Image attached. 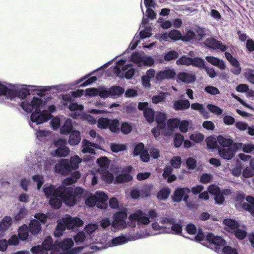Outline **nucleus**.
Segmentation results:
<instances>
[{
    "mask_svg": "<svg viewBox=\"0 0 254 254\" xmlns=\"http://www.w3.org/2000/svg\"><path fill=\"white\" fill-rule=\"evenodd\" d=\"M191 65L196 66L200 69H203L205 67L204 61L200 58H194L192 59V64Z\"/></svg>",
    "mask_w": 254,
    "mask_h": 254,
    "instance_id": "46",
    "label": "nucleus"
},
{
    "mask_svg": "<svg viewBox=\"0 0 254 254\" xmlns=\"http://www.w3.org/2000/svg\"><path fill=\"white\" fill-rule=\"evenodd\" d=\"M109 128L112 132H116L119 129V122L117 120H110Z\"/></svg>",
    "mask_w": 254,
    "mask_h": 254,
    "instance_id": "60",
    "label": "nucleus"
},
{
    "mask_svg": "<svg viewBox=\"0 0 254 254\" xmlns=\"http://www.w3.org/2000/svg\"><path fill=\"white\" fill-rule=\"evenodd\" d=\"M190 192V190L187 188L177 189L174 192V201L180 202L183 199L184 201L187 202L189 197V193Z\"/></svg>",
    "mask_w": 254,
    "mask_h": 254,
    "instance_id": "18",
    "label": "nucleus"
},
{
    "mask_svg": "<svg viewBox=\"0 0 254 254\" xmlns=\"http://www.w3.org/2000/svg\"><path fill=\"white\" fill-rule=\"evenodd\" d=\"M207 108L210 112L216 115H220L222 113V110L215 105L208 104Z\"/></svg>",
    "mask_w": 254,
    "mask_h": 254,
    "instance_id": "52",
    "label": "nucleus"
},
{
    "mask_svg": "<svg viewBox=\"0 0 254 254\" xmlns=\"http://www.w3.org/2000/svg\"><path fill=\"white\" fill-rule=\"evenodd\" d=\"M110 90L111 97L114 98L119 97L125 92L124 88L118 86H113Z\"/></svg>",
    "mask_w": 254,
    "mask_h": 254,
    "instance_id": "38",
    "label": "nucleus"
},
{
    "mask_svg": "<svg viewBox=\"0 0 254 254\" xmlns=\"http://www.w3.org/2000/svg\"><path fill=\"white\" fill-rule=\"evenodd\" d=\"M204 44L209 48L213 49H219L224 52L227 49L226 46L223 45L222 43L216 40L213 38H208Z\"/></svg>",
    "mask_w": 254,
    "mask_h": 254,
    "instance_id": "21",
    "label": "nucleus"
},
{
    "mask_svg": "<svg viewBox=\"0 0 254 254\" xmlns=\"http://www.w3.org/2000/svg\"><path fill=\"white\" fill-rule=\"evenodd\" d=\"M47 105V100L45 98L41 97L34 96L30 101H23L20 104V107L27 113L34 112H41V109Z\"/></svg>",
    "mask_w": 254,
    "mask_h": 254,
    "instance_id": "9",
    "label": "nucleus"
},
{
    "mask_svg": "<svg viewBox=\"0 0 254 254\" xmlns=\"http://www.w3.org/2000/svg\"><path fill=\"white\" fill-rule=\"evenodd\" d=\"M54 244H52V239L50 236L47 237L43 243L42 249L46 251L51 250V253L52 254H56V251L57 249H53V246Z\"/></svg>",
    "mask_w": 254,
    "mask_h": 254,
    "instance_id": "32",
    "label": "nucleus"
},
{
    "mask_svg": "<svg viewBox=\"0 0 254 254\" xmlns=\"http://www.w3.org/2000/svg\"><path fill=\"white\" fill-rule=\"evenodd\" d=\"M220 145L224 147H229L233 144V140L231 138L225 137L222 135H219L217 139Z\"/></svg>",
    "mask_w": 254,
    "mask_h": 254,
    "instance_id": "39",
    "label": "nucleus"
},
{
    "mask_svg": "<svg viewBox=\"0 0 254 254\" xmlns=\"http://www.w3.org/2000/svg\"><path fill=\"white\" fill-rule=\"evenodd\" d=\"M97 163L101 168L105 169L108 168L110 161L107 157H102L97 159Z\"/></svg>",
    "mask_w": 254,
    "mask_h": 254,
    "instance_id": "47",
    "label": "nucleus"
},
{
    "mask_svg": "<svg viewBox=\"0 0 254 254\" xmlns=\"http://www.w3.org/2000/svg\"><path fill=\"white\" fill-rule=\"evenodd\" d=\"M127 60V58H124L118 61L117 62L116 65L114 68L110 69L108 75L122 77L125 74L127 79L131 78L134 74V69L133 68L128 69L130 65L125 64Z\"/></svg>",
    "mask_w": 254,
    "mask_h": 254,
    "instance_id": "5",
    "label": "nucleus"
},
{
    "mask_svg": "<svg viewBox=\"0 0 254 254\" xmlns=\"http://www.w3.org/2000/svg\"><path fill=\"white\" fill-rule=\"evenodd\" d=\"M127 218L126 212L121 211L114 214L113 221L111 223L112 226L116 229L121 230L125 229L127 226L126 220ZM129 221L128 223H129ZM127 225L129 226L128 224Z\"/></svg>",
    "mask_w": 254,
    "mask_h": 254,
    "instance_id": "16",
    "label": "nucleus"
},
{
    "mask_svg": "<svg viewBox=\"0 0 254 254\" xmlns=\"http://www.w3.org/2000/svg\"><path fill=\"white\" fill-rule=\"evenodd\" d=\"M130 60L138 66H152L154 63L153 58L147 56L144 53H134L132 55Z\"/></svg>",
    "mask_w": 254,
    "mask_h": 254,
    "instance_id": "15",
    "label": "nucleus"
},
{
    "mask_svg": "<svg viewBox=\"0 0 254 254\" xmlns=\"http://www.w3.org/2000/svg\"><path fill=\"white\" fill-rule=\"evenodd\" d=\"M186 33L184 36H182V40L186 41H190L193 38H195L196 34L191 30L186 28Z\"/></svg>",
    "mask_w": 254,
    "mask_h": 254,
    "instance_id": "51",
    "label": "nucleus"
},
{
    "mask_svg": "<svg viewBox=\"0 0 254 254\" xmlns=\"http://www.w3.org/2000/svg\"><path fill=\"white\" fill-rule=\"evenodd\" d=\"M178 79L185 83H191L196 80L195 75L190 72H181L177 75Z\"/></svg>",
    "mask_w": 254,
    "mask_h": 254,
    "instance_id": "20",
    "label": "nucleus"
},
{
    "mask_svg": "<svg viewBox=\"0 0 254 254\" xmlns=\"http://www.w3.org/2000/svg\"><path fill=\"white\" fill-rule=\"evenodd\" d=\"M224 229L230 233H233L240 226L238 223L235 220L231 219H225L223 221Z\"/></svg>",
    "mask_w": 254,
    "mask_h": 254,
    "instance_id": "24",
    "label": "nucleus"
},
{
    "mask_svg": "<svg viewBox=\"0 0 254 254\" xmlns=\"http://www.w3.org/2000/svg\"><path fill=\"white\" fill-rule=\"evenodd\" d=\"M82 159L77 155L71 157L70 160L63 159L55 166V171L62 175H66L71 170L77 169Z\"/></svg>",
    "mask_w": 254,
    "mask_h": 254,
    "instance_id": "6",
    "label": "nucleus"
},
{
    "mask_svg": "<svg viewBox=\"0 0 254 254\" xmlns=\"http://www.w3.org/2000/svg\"><path fill=\"white\" fill-rule=\"evenodd\" d=\"M240 227L241 226H239L233 233L237 238L239 239H244L247 236L246 229L245 228H243V229H241Z\"/></svg>",
    "mask_w": 254,
    "mask_h": 254,
    "instance_id": "48",
    "label": "nucleus"
},
{
    "mask_svg": "<svg viewBox=\"0 0 254 254\" xmlns=\"http://www.w3.org/2000/svg\"><path fill=\"white\" fill-rule=\"evenodd\" d=\"M204 91L208 94L213 95H218L220 93L219 89L213 86H207L205 87Z\"/></svg>",
    "mask_w": 254,
    "mask_h": 254,
    "instance_id": "59",
    "label": "nucleus"
},
{
    "mask_svg": "<svg viewBox=\"0 0 254 254\" xmlns=\"http://www.w3.org/2000/svg\"><path fill=\"white\" fill-rule=\"evenodd\" d=\"M81 140L80 133L76 130H73L69 135L68 143L70 145H76Z\"/></svg>",
    "mask_w": 254,
    "mask_h": 254,
    "instance_id": "28",
    "label": "nucleus"
},
{
    "mask_svg": "<svg viewBox=\"0 0 254 254\" xmlns=\"http://www.w3.org/2000/svg\"><path fill=\"white\" fill-rule=\"evenodd\" d=\"M205 59L208 63L221 69H225L226 68L225 63L222 60L213 56H207Z\"/></svg>",
    "mask_w": 254,
    "mask_h": 254,
    "instance_id": "25",
    "label": "nucleus"
},
{
    "mask_svg": "<svg viewBox=\"0 0 254 254\" xmlns=\"http://www.w3.org/2000/svg\"><path fill=\"white\" fill-rule=\"evenodd\" d=\"M12 224V219L10 217H4L0 222V231H6L11 226Z\"/></svg>",
    "mask_w": 254,
    "mask_h": 254,
    "instance_id": "30",
    "label": "nucleus"
},
{
    "mask_svg": "<svg viewBox=\"0 0 254 254\" xmlns=\"http://www.w3.org/2000/svg\"><path fill=\"white\" fill-rule=\"evenodd\" d=\"M73 245L72 239L66 238L61 242H56L53 249H57L56 254H76L82 251L83 248L81 247L72 248Z\"/></svg>",
    "mask_w": 254,
    "mask_h": 254,
    "instance_id": "7",
    "label": "nucleus"
},
{
    "mask_svg": "<svg viewBox=\"0 0 254 254\" xmlns=\"http://www.w3.org/2000/svg\"><path fill=\"white\" fill-rule=\"evenodd\" d=\"M170 225V219L167 217H161L159 222L152 224V228L155 231H158L159 234L167 233L170 231L168 225Z\"/></svg>",
    "mask_w": 254,
    "mask_h": 254,
    "instance_id": "17",
    "label": "nucleus"
},
{
    "mask_svg": "<svg viewBox=\"0 0 254 254\" xmlns=\"http://www.w3.org/2000/svg\"><path fill=\"white\" fill-rule=\"evenodd\" d=\"M108 199V196L104 192L98 191L94 195L89 196L85 200V203L90 207L96 205L99 208L105 209L108 206L107 203Z\"/></svg>",
    "mask_w": 254,
    "mask_h": 254,
    "instance_id": "11",
    "label": "nucleus"
},
{
    "mask_svg": "<svg viewBox=\"0 0 254 254\" xmlns=\"http://www.w3.org/2000/svg\"><path fill=\"white\" fill-rule=\"evenodd\" d=\"M170 39L173 41H178L182 39V34L177 30H171L169 33Z\"/></svg>",
    "mask_w": 254,
    "mask_h": 254,
    "instance_id": "50",
    "label": "nucleus"
},
{
    "mask_svg": "<svg viewBox=\"0 0 254 254\" xmlns=\"http://www.w3.org/2000/svg\"><path fill=\"white\" fill-rule=\"evenodd\" d=\"M131 167H126L124 170V173L118 175L115 179V182L117 183H124L131 180L132 177L128 173L131 171Z\"/></svg>",
    "mask_w": 254,
    "mask_h": 254,
    "instance_id": "22",
    "label": "nucleus"
},
{
    "mask_svg": "<svg viewBox=\"0 0 254 254\" xmlns=\"http://www.w3.org/2000/svg\"><path fill=\"white\" fill-rule=\"evenodd\" d=\"M110 148L113 152L117 153L125 150L127 147L126 146L123 144L111 143L110 144Z\"/></svg>",
    "mask_w": 254,
    "mask_h": 254,
    "instance_id": "44",
    "label": "nucleus"
},
{
    "mask_svg": "<svg viewBox=\"0 0 254 254\" xmlns=\"http://www.w3.org/2000/svg\"><path fill=\"white\" fill-rule=\"evenodd\" d=\"M154 111L151 108L145 109L144 116L149 123H152L154 120Z\"/></svg>",
    "mask_w": 254,
    "mask_h": 254,
    "instance_id": "42",
    "label": "nucleus"
},
{
    "mask_svg": "<svg viewBox=\"0 0 254 254\" xmlns=\"http://www.w3.org/2000/svg\"><path fill=\"white\" fill-rule=\"evenodd\" d=\"M56 111V107L54 105L48 106L47 109H44L41 112H33L30 116L29 125L33 127V123L36 125H40L48 122L53 117L52 113Z\"/></svg>",
    "mask_w": 254,
    "mask_h": 254,
    "instance_id": "8",
    "label": "nucleus"
},
{
    "mask_svg": "<svg viewBox=\"0 0 254 254\" xmlns=\"http://www.w3.org/2000/svg\"><path fill=\"white\" fill-rule=\"evenodd\" d=\"M99 89L95 88H88L84 90V93L86 96L94 97L98 95Z\"/></svg>",
    "mask_w": 254,
    "mask_h": 254,
    "instance_id": "57",
    "label": "nucleus"
},
{
    "mask_svg": "<svg viewBox=\"0 0 254 254\" xmlns=\"http://www.w3.org/2000/svg\"><path fill=\"white\" fill-rule=\"evenodd\" d=\"M66 141L65 139H58L54 141V145L57 148L51 152L53 156L66 157L70 152L69 148L66 146Z\"/></svg>",
    "mask_w": 254,
    "mask_h": 254,
    "instance_id": "13",
    "label": "nucleus"
},
{
    "mask_svg": "<svg viewBox=\"0 0 254 254\" xmlns=\"http://www.w3.org/2000/svg\"><path fill=\"white\" fill-rule=\"evenodd\" d=\"M218 152L222 158L227 160L231 159L235 154V152L230 147L228 148H220L219 149Z\"/></svg>",
    "mask_w": 254,
    "mask_h": 254,
    "instance_id": "27",
    "label": "nucleus"
},
{
    "mask_svg": "<svg viewBox=\"0 0 254 254\" xmlns=\"http://www.w3.org/2000/svg\"><path fill=\"white\" fill-rule=\"evenodd\" d=\"M170 192L169 188L163 189L158 192L157 197L160 200H165L168 197Z\"/></svg>",
    "mask_w": 254,
    "mask_h": 254,
    "instance_id": "45",
    "label": "nucleus"
},
{
    "mask_svg": "<svg viewBox=\"0 0 254 254\" xmlns=\"http://www.w3.org/2000/svg\"><path fill=\"white\" fill-rule=\"evenodd\" d=\"M58 225L55 232L56 237H60L62 235V232L65 230L72 229L74 226L79 227L82 226V220L77 217H71L69 215H65L62 219L57 222Z\"/></svg>",
    "mask_w": 254,
    "mask_h": 254,
    "instance_id": "4",
    "label": "nucleus"
},
{
    "mask_svg": "<svg viewBox=\"0 0 254 254\" xmlns=\"http://www.w3.org/2000/svg\"><path fill=\"white\" fill-rule=\"evenodd\" d=\"M190 140L194 141L196 143H198L202 141L204 139V136L202 134L199 132H194L190 135Z\"/></svg>",
    "mask_w": 254,
    "mask_h": 254,
    "instance_id": "54",
    "label": "nucleus"
},
{
    "mask_svg": "<svg viewBox=\"0 0 254 254\" xmlns=\"http://www.w3.org/2000/svg\"><path fill=\"white\" fill-rule=\"evenodd\" d=\"M71 190L70 192H69L68 193H66L64 191V194H65L67 196L71 195L74 198V205L76 203L77 201V199L79 198L82 195L83 193V190L81 188L77 187L74 189V190H73V189L71 187Z\"/></svg>",
    "mask_w": 254,
    "mask_h": 254,
    "instance_id": "31",
    "label": "nucleus"
},
{
    "mask_svg": "<svg viewBox=\"0 0 254 254\" xmlns=\"http://www.w3.org/2000/svg\"><path fill=\"white\" fill-rule=\"evenodd\" d=\"M190 106V102L188 100H179L174 104V108L176 110L188 109Z\"/></svg>",
    "mask_w": 254,
    "mask_h": 254,
    "instance_id": "36",
    "label": "nucleus"
},
{
    "mask_svg": "<svg viewBox=\"0 0 254 254\" xmlns=\"http://www.w3.org/2000/svg\"><path fill=\"white\" fill-rule=\"evenodd\" d=\"M27 210L25 208H21L14 216L15 221H19L23 219L26 215Z\"/></svg>",
    "mask_w": 254,
    "mask_h": 254,
    "instance_id": "62",
    "label": "nucleus"
},
{
    "mask_svg": "<svg viewBox=\"0 0 254 254\" xmlns=\"http://www.w3.org/2000/svg\"><path fill=\"white\" fill-rule=\"evenodd\" d=\"M219 253L220 254H237V251L229 246H226L223 248Z\"/></svg>",
    "mask_w": 254,
    "mask_h": 254,
    "instance_id": "61",
    "label": "nucleus"
},
{
    "mask_svg": "<svg viewBox=\"0 0 254 254\" xmlns=\"http://www.w3.org/2000/svg\"><path fill=\"white\" fill-rule=\"evenodd\" d=\"M71 86V84H60L43 87L29 85L23 87L0 80V96L4 95L10 100H13L18 96L22 99L26 97L30 90L45 92L54 89L59 91H67Z\"/></svg>",
    "mask_w": 254,
    "mask_h": 254,
    "instance_id": "1",
    "label": "nucleus"
},
{
    "mask_svg": "<svg viewBox=\"0 0 254 254\" xmlns=\"http://www.w3.org/2000/svg\"><path fill=\"white\" fill-rule=\"evenodd\" d=\"M73 128L72 120L70 119H67L64 122V124L60 128V133L63 134L67 135Z\"/></svg>",
    "mask_w": 254,
    "mask_h": 254,
    "instance_id": "29",
    "label": "nucleus"
},
{
    "mask_svg": "<svg viewBox=\"0 0 254 254\" xmlns=\"http://www.w3.org/2000/svg\"><path fill=\"white\" fill-rule=\"evenodd\" d=\"M178 57V54L175 51H171L167 53L164 56L165 60L170 61L176 59Z\"/></svg>",
    "mask_w": 254,
    "mask_h": 254,
    "instance_id": "64",
    "label": "nucleus"
},
{
    "mask_svg": "<svg viewBox=\"0 0 254 254\" xmlns=\"http://www.w3.org/2000/svg\"><path fill=\"white\" fill-rule=\"evenodd\" d=\"M18 236L19 238L22 240H25L28 236V227L26 225L20 227L18 230Z\"/></svg>",
    "mask_w": 254,
    "mask_h": 254,
    "instance_id": "41",
    "label": "nucleus"
},
{
    "mask_svg": "<svg viewBox=\"0 0 254 254\" xmlns=\"http://www.w3.org/2000/svg\"><path fill=\"white\" fill-rule=\"evenodd\" d=\"M207 147L210 149L215 148L217 146V141L215 137L209 136L206 139Z\"/></svg>",
    "mask_w": 254,
    "mask_h": 254,
    "instance_id": "55",
    "label": "nucleus"
},
{
    "mask_svg": "<svg viewBox=\"0 0 254 254\" xmlns=\"http://www.w3.org/2000/svg\"><path fill=\"white\" fill-rule=\"evenodd\" d=\"M157 216L158 214L154 210L150 211L147 216L142 211L138 210L129 215L128 220L129 222L128 225L131 228H134L136 223L138 225H146L150 223V218L153 219Z\"/></svg>",
    "mask_w": 254,
    "mask_h": 254,
    "instance_id": "3",
    "label": "nucleus"
},
{
    "mask_svg": "<svg viewBox=\"0 0 254 254\" xmlns=\"http://www.w3.org/2000/svg\"><path fill=\"white\" fill-rule=\"evenodd\" d=\"M225 56L228 61L233 66L235 65H238L240 63L234 57H233L231 54L228 52L225 53Z\"/></svg>",
    "mask_w": 254,
    "mask_h": 254,
    "instance_id": "58",
    "label": "nucleus"
},
{
    "mask_svg": "<svg viewBox=\"0 0 254 254\" xmlns=\"http://www.w3.org/2000/svg\"><path fill=\"white\" fill-rule=\"evenodd\" d=\"M80 173L76 171L72 175V177L67 178L62 182V184L67 188V186L70 185L76 182V180L80 177Z\"/></svg>",
    "mask_w": 254,
    "mask_h": 254,
    "instance_id": "34",
    "label": "nucleus"
},
{
    "mask_svg": "<svg viewBox=\"0 0 254 254\" xmlns=\"http://www.w3.org/2000/svg\"><path fill=\"white\" fill-rule=\"evenodd\" d=\"M72 97L69 94H65L63 96L61 100V104L64 107H67L70 111H76L74 114L71 115V116L74 118H77L79 114H77L78 111H82L84 107L81 105H78L75 102H72Z\"/></svg>",
    "mask_w": 254,
    "mask_h": 254,
    "instance_id": "12",
    "label": "nucleus"
},
{
    "mask_svg": "<svg viewBox=\"0 0 254 254\" xmlns=\"http://www.w3.org/2000/svg\"><path fill=\"white\" fill-rule=\"evenodd\" d=\"M81 144L83 153L93 154L95 153V149L98 148V145L96 143L90 142L87 139L83 140Z\"/></svg>",
    "mask_w": 254,
    "mask_h": 254,
    "instance_id": "23",
    "label": "nucleus"
},
{
    "mask_svg": "<svg viewBox=\"0 0 254 254\" xmlns=\"http://www.w3.org/2000/svg\"><path fill=\"white\" fill-rule=\"evenodd\" d=\"M149 236L148 234L141 233L137 232L134 234L129 233L127 236L122 235L120 236L113 238L109 247H116L126 244L129 241H135L136 240L143 239Z\"/></svg>",
    "mask_w": 254,
    "mask_h": 254,
    "instance_id": "10",
    "label": "nucleus"
},
{
    "mask_svg": "<svg viewBox=\"0 0 254 254\" xmlns=\"http://www.w3.org/2000/svg\"><path fill=\"white\" fill-rule=\"evenodd\" d=\"M98 89V95L101 98H106L108 97H111L110 88L104 87H99Z\"/></svg>",
    "mask_w": 254,
    "mask_h": 254,
    "instance_id": "49",
    "label": "nucleus"
},
{
    "mask_svg": "<svg viewBox=\"0 0 254 254\" xmlns=\"http://www.w3.org/2000/svg\"><path fill=\"white\" fill-rule=\"evenodd\" d=\"M246 202H244L242 206L244 209L249 211L254 216V197L247 196L246 198Z\"/></svg>",
    "mask_w": 254,
    "mask_h": 254,
    "instance_id": "26",
    "label": "nucleus"
},
{
    "mask_svg": "<svg viewBox=\"0 0 254 254\" xmlns=\"http://www.w3.org/2000/svg\"><path fill=\"white\" fill-rule=\"evenodd\" d=\"M177 65H190L192 64V58L187 56H183L176 61Z\"/></svg>",
    "mask_w": 254,
    "mask_h": 254,
    "instance_id": "43",
    "label": "nucleus"
},
{
    "mask_svg": "<svg viewBox=\"0 0 254 254\" xmlns=\"http://www.w3.org/2000/svg\"><path fill=\"white\" fill-rule=\"evenodd\" d=\"M170 228V231L168 232L169 233H173L176 234H180L182 232V226L179 223H174L170 219V225H168Z\"/></svg>",
    "mask_w": 254,
    "mask_h": 254,
    "instance_id": "37",
    "label": "nucleus"
},
{
    "mask_svg": "<svg viewBox=\"0 0 254 254\" xmlns=\"http://www.w3.org/2000/svg\"><path fill=\"white\" fill-rule=\"evenodd\" d=\"M74 241L77 245H79L80 243L83 242L85 240V235L83 232H79L74 237Z\"/></svg>",
    "mask_w": 254,
    "mask_h": 254,
    "instance_id": "63",
    "label": "nucleus"
},
{
    "mask_svg": "<svg viewBox=\"0 0 254 254\" xmlns=\"http://www.w3.org/2000/svg\"><path fill=\"white\" fill-rule=\"evenodd\" d=\"M205 240L209 244L207 247L215 250L217 253H219L222 247L226 244L225 241L222 238L215 236L212 233L208 234L206 236Z\"/></svg>",
    "mask_w": 254,
    "mask_h": 254,
    "instance_id": "14",
    "label": "nucleus"
},
{
    "mask_svg": "<svg viewBox=\"0 0 254 254\" xmlns=\"http://www.w3.org/2000/svg\"><path fill=\"white\" fill-rule=\"evenodd\" d=\"M43 190L47 197L50 198L49 203L53 208H59L61 205L62 200L68 206L74 205V198L71 195L68 196L64 194V191L67 193L71 191L70 187L66 188L62 184L61 187L56 189L53 185L47 184L44 185Z\"/></svg>",
    "mask_w": 254,
    "mask_h": 254,
    "instance_id": "2",
    "label": "nucleus"
},
{
    "mask_svg": "<svg viewBox=\"0 0 254 254\" xmlns=\"http://www.w3.org/2000/svg\"><path fill=\"white\" fill-rule=\"evenodd\" d=\"M29 231L33 234H38L41 230V225L37 220H32L29 226Z\"/></svg>",
    "mask_w": 254,
    "mask_h": 254,
    "instance_id": "33",
    "label": "nucleus"
},
{
    "mask_svg": "<svg viewBox=\"0 0 254 254\" xmlns=\"http://www.w3.org/2000/svg\"><path fill=\"white\" fill-rule=\"evenodd\" d=\"M180 120L177 119H170L167 122L168 129L172 130L174 128L179 126Z\"/></svg>",
    "mask_w": 254,
    "mask_h": 254,
    "instance_id": "56",
    "label": "nucleus"
},
{
    "mask_svg": "<svg viewBox=\"0 0 254 254\" xmlns=\"http://www.w3.org/2000/svg\"><path fill=\"white\" fill-rule=\"evenodd\" d=\"M168 94L166 92H161L159 95H154L152 97V102L155 104L162 103L165 101L166 96Z\"/></svg>",
    "mask_w": 254,
    "mask_h": 254,
    "instance_id": "40",
    "label": "nucleus"
},
{
    "mask_svg": "<svg viewBox=\"0 0 254 254\" xmlns=\"http://www.w3.org/2000/svg\"><path fill=\"white\" fill-rule=\"evenodd\" d=\"M166 120V115L164 113L159 112L157 113L156 117V122L160 128L163 129L165 127Z\"/></svg>",
    "mask_w": 254,
    "mask_h": 254,
    "instance_id": "35",
    "label": "nucleus"
},
{
    "mask_svg": "<svg viewBox=\"0 0 254 254\" xmlns=\"http://www.w3.org/2000/svg\"><path fill=\"white\" fill-rule=\"evenodd\" d=\"M176 75V72L173 69H168L161 70L156 73L155 78L157 81L165 79H171Z\"/></svg>",
    "mask_w": 254,
    "mask_h": 254,
    "instance_id": "19",
    "label": "nucleus"
},
{
    "mask_svg": "<svg viewBox=\"0 0 254 254\" xmlns=\"http://www.w3.org/2000/svg\"><path fill=\"white\" fill-rule=\"evenodd\" d=\"M110 120L108 118H101L98 121V127L100 128L109 127Z\"/></svg>",
    "mask_w": 254,
    "mask_h": 254,
    "instance_id": "53",
    "label": "nucleus"
}]
</instances>
